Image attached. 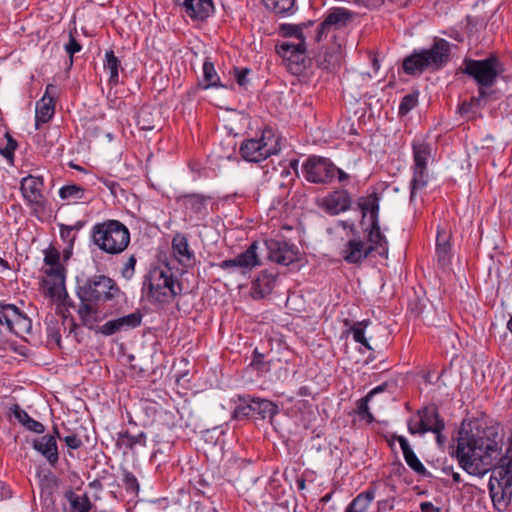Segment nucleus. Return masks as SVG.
I'll return each mask as SVG.
<instances>
[{"mask_svg":"<svg viewBox=\"0 0 512 512\" xmlns=\"http://www.w3.org/2000/svg\"><path fill=\"white\" fill-rule=\"evenodd\" d=\"M120 293L121 290L116 282L106 275L78 279L76 287V294L80 300L78 314L84 325L94 322L99 303L111 301Z\"/></svg>","mask_w":512,"mask_h":512,"instance_id":"nucleus-1","label":"nucleus"},{"mask_svg":"<svg viewBox=\"0 0 512 512\" xmlns=\"http://www.w3.org/2000/svg\"><path fill=\"white\" fill-rule=\"evenodd\" d=\"M142 293L151 304H168L182 293V284L169 268L153 267L143 278Z\"/></svg>","mask_w":512,"mask_h":512,"instance_id":"nucleus-2","label":"nucleus"},{"mask_svg":"<svg viewBox=\"0 0 512 512\" xmlns=\"http://www.w3.org/2000/svg\"><path fill=\"white\" fill-rule=\"evenodd\" d=\"M451 44L443 38H436L428 49L414 51L403 61V70L408 75L422 74L424 71H438L449 61Z\"/></svg>","mask_w":512,"mask_h":512,"instance_id":"nucleus-3","label":"nucleus"},{"mask_svg":"<svg viewBox=\"0 0 512 512\" xmlns=\"http://www.w3.org/2000/svg\"><path fill=\"white\" fill-rule=\"evenodd\" d=\"M367 240L365 241L360 234L351 236L343 245L340 255L348 264H361L373 252L381 257L388 256V241L383 233H377L365 229Z\"/></svg>","mask_w":512,"mask_h":512,"instance_id":"nucleus-4","label":"nucleus"},{"mask_svg":"<svg viewBox=\"0 0 512 512\" xmlns=\"http://www.w3.org/2000/svg\"><path fill=\"white\" fill-rule=\"evenodd\" d=\"M91 239L101 251L117 255L128 247L130 232L122 222L109 219L92 227Z\"/></svg>","mask_w":512,"mask_h":512,"instance_id":"nucleus-5","label":"nucleus"},{"mask_svg":"<svg viewBox=\"0 0 512 512\" xmlns=\"http://www.w3.org/2000/svg\"><path fill=\"white\" fill-rule=\"evenodd\" d=\"M459 72L471 77L478 88L487 89L495 85L497 78L504 72L503 63L496 54L482 60L465 58Z\"/></svg>","mask_w":512,"mask_h":512,"instance_id":"nucleus-6","label":"nucleus"},{"mask_svg":"<svg viewBox=\"0 0 512 512\" xmlns=\"http://www.w3.org/2000/svg\"><path fill=\"white\" fill-rule=\"evenodd\" d=\"M280 149L279 138L271 128H266L259 138L243 141L239 153L245 161L259 163L279 153Z\"/></svg>","mask_w":512,"mask_h":512,"instance_id":"nucleus-7","label":"nucleus"},{"mask_svg":"<svg viewBox=\"0 0 512 512\" xmlns=\"http://www.w3.org/2000/svg\"><path fill=\"white\" fill-rule=\"evenodd\" d=\"M413 150V176L410 182V201L413 202L417 192L423 190L429 182L428 162L432 158V148L429 144L414 141Z\"/></svg>","mask_w":512,"mask_h":512,"instance_id":"nucleus-8","label":"nucleus"},{"mask_svg":"<svg viewBox=\"0 0 512 512\" xmlns=\"http://www.w3.org/2000/svg\"><path fill=\"white\" fill-rule=\"evenodd\" d=\"M32 328L31 319L16 305L0 302V343L8 334L21 336Z\"/></svg>","mask_w":512,"mask_h":512,"instance_id":"nucleus-9","label":"nucleus"},{"mask_svg":"<svg viewBox=\"0 0 512 512\" xmlns=\"http://www.w3.org/2000/svg\"><path fill=\"white\" fill-rule=\"evenodd\" d=\"M44 180L41 176L27 175L20 181V191L31 214L42 219L48 208V200L43 194Z\"/></svg>","mask_w":512,"mask_h":512,"instance_id":"nucleus-10","label":"nucleus"},{"mask_svg":"<svg viewBox=\"0 0 512 512\" xmlns=\"http://www.w3.org/2000/svg\"><path fill=\"white\" fill-rule=\"evenodd\" d=\"M277 53L286 62L287 69L293 75H302L310 65L306 55L305 43L283 40L276 45Z\"/></svg>","mask_w":512,"mask_h":512,"instance_id":"nucleus-11","label":"nucleus"},{"mask_svg":"<svg viewBox=\"0 0 512 512\" xmlns=\"http://www.w3.org/2000/svg\"><path fill=\"white\" fill-rule=\"evenodd\" d=\"M337 167L325 157L310 156L302 166L305 179L314 184H330L336 177Z\"/></svg>","mask_w":512,"mask_h":512,"instance_id":"nucleus-12","label":"nucleus"},{"mask_svg":"<svg viewBox=\"0 0 512 512\" xmlns=\"http://www.w3.org/2000/svg\"><path fill=\"white\" fill-rule=\"evenodd\" d=\"M257 250L258 242L255 241L244 252L234 258L221 261L217 266L229 274L239 273L246 276L255 267L261 265Z\"/></svg>","mask_w":512,"mask_h":512,"instance_id":"nucleus-13","label":"nucleus"},{"mask_svg":"<svg viewBox=\"0 0 512 512\" xmlns=\"http://www.w3.org/2000/svg\"><path fill=\"white\" fill-rule=\"evenodd\" d=\"M267 258L279 265L288 266L298 260V248L285 239H267L264 241Z\"/></svg>","mask_w":512,"mask_h":512,"instance_id":"nucleus-14","label":"nucleus"},{"mask_svg":"<svg viewBox=\"0 0 512 512\" xmlns=\"http://www.w3.org/2000/svg\"><path fill=\"white\" fill-rule=\"evenodd\" d=\"M353 19V13L343 7H333L329 9L324 20L318 25L314 35V41L320 42L327 36L332 29H341L345 27Z\"/></svg>","mask_w":512,"mask_h":512,"instance_id":"nucleus-15","label":"nucleus"},{"mask_svg":"<svg viewBox=\"0 0 512 512\" xmlns=\"http://www.w3.org/2000/svg\"><path fill=\"white\" fill-rule=\"evenodd\" d=\"M352 198L345 189H337L321 199L319 206L329 215L336 216L351 208Z\"/></svg>","mask_w":512,"mask_h":512,"instance_id":"nucleus-16","label":"nucleus"},{"mask_svg":"<svg viewBox=\"0 0 512 512\" xmlns=\"http://www.w3.org/2000/svg\"><path fill=\"white\" fill-rule=\"evenodd\" d=\"M211 197L203 194H185L179 197L185 214L192 220H202L208 215V204Z\"/></svg>","mask_w":512,"mask_h":512,"instance_id":"nucleus-17","label":"nucleus"},{"mask_svg":"<svg viewBox=\"0 0 512 512\" xmlns=\"http://www.w3.org/2000/svg\"><path fill=\"white\" fill-rule=\"evenodd\" d=\"M57 87L48 84L44 96L36 103L35 125L39 129L41 124H45L51 120L55 112V96Z\"/></svg>","mask_w":512,"mask_h":512,"instance_id":"nucleus-18","label":"nucleus"},{"mask_svg":"<svg viewBox=\"0 0 512 512\" xmlns=\"http://www.w3.org/2000/svg\"><path fill=\"white\" fill-rule=\"evenodd\" d=\"M193 21H204L214 11L212 0H174Z\"/></svg>","mask_w":512,"mask_h":512,"instance_id":"nucleus-19","label":"nucleus"},{"mask_svg":"<svg viewBox=\"0 0 512 512\" xmlns=\"http://www.w3.org/2000/svg\"><path fill=\"white\" fill-rule=\"evenodd\" d=\"M141 321L142 314L139 311H135L117 319L107 321L98 328V331L105 336H110L120 331L134 329L140 326Z\"/></svg>","mask_w":512,"mask_h":512,"instance_id":"nucleus-20","label":"nucleus"},{"mask_svg":"<svg viewBox=\"0 0 512 512\" xmlns=\"http://www.w3.org/2000/svg\"><path fill=\"white\" fill-rule=\"evenodd\" d=\"M358 206L362 212L363 218L369 216L370 225L366 229L382 233L379 221V197L377 194L372 193L368 196L360 197L358 199Z\"/></svg>","mask_w":512,"mask_h":512,"instance_id":"nucleus-21","label":"nucleus"},{"mask_svg":"<svg viewBox=\"0 0 512 512\" xmlns=\"http://www.w3.org/2000/svg\"><path fill=\"white\" fill-rule=\"evenodd\" d=\"M277 275L268 271H262L252 282L250 294L253 299L260 300L268 296L274 289Z\"/></svg>","mask_w":512,"mask_h":512,"instance_id":"nucleus-22","label":"nucleus"},{"mask_svg":"<svg viewBox=\"0 0 512 512\" xmlns=\"http://www.w3.org/2000/svg\"><path fill=\"white\" fill-rule=\"evenodd\" d=\"M33 448L41 453L51 466L59 460L56 438L53 435H44L33 441Z\"/></svg>","mask_w":512,"mask_h":512,"instance_id":"nucleus-23","label":"nucleus"},{"mask_svg":"<svg viewBox=\"0 0 512 512\" xmlns=\"http://www.w3.org/2000/svg\"><path fill=\"white\" fill-rule=\"evenodd\" d=\"M417 414L424 428H427V432H439L440 430H444V420L440 418L436 407H425L419 410Z\"/></svg>","mask_w":512,"mask_h":512,"instance_id":"nucleus-24","label":"nucleus"},{"mask_svg":"<svg viewBox=\"0 0 512 512\" xmlns=\"http://www.w3.org/2000/svg\"><path fill=\"white\" fill-rule=\"evenodd\" d=\"M172 250L178 261L184 265H188L194 260V253L189 247L188 239L182 233L174 235L172 239Z\"/></svg>","mask_w":512,"mask_h":512,"instance_id":"nucleus-25","label":"nucleus"},{"mask_svg":"<svg viewBox=\"0 0 512 512\" xmlns=\"http://www.w3.org/2000/svg\"><path fill=\"white\" fill-rule=\"evenodd\" d=\"M394 439L398 441L407 465L417 474L425 476L427 470L411 449L407 439L403 436H395Z\"/></svg>","mask_w":512,"mask_h":512,"instance_id":"nucleus-26","label":"nucleus"},{"mask_svg":"<svg viewBox=\"0 0 512 512\" xmlns=\"http://www.w3.org/2000/svg\"><path fill=\"white\" fill-rule=\"evenodd\" d=\"M147 443L146 433L140 432L137 435L131 434L129 431L119 433L116 445L125 450L134 451L138 446L145 447Z\"/></svg>","mask_w":512,"mask_h":512,"instance_id":"nucleus-27","label":"nucleus"},{"mask_svg":"<svg viewBox=\"0 0 512 512\" xmlns=\"http://www.w3.org/2000/svg\"><path fill=\"white\" fill-rule=\"evenodd\" d=\"M14 417L21 423L27 430L37 434H42L45 431V427L39 421L31 418L28 413L23 410L18 404H14L10 408Z\"/></svg>","mask_w":512,"mask_h":512,"instance_id":"nucleus-28","label":"nucleus"},{"mask_svg":"<svg viewBox=\"0 0 512 512\" xmlns=\"http://www.w3.org/2000/svg\"><path fill=\"white\" fill-rule=\"evenodd\" d=\"M252 405L255 408L253 410L254 416L258 415L261 419L269 418L272 420L279 413L278 405L267 399L252 398Z\"/></svg>","mask_w":512,"mask_h":512,"instance_id":"nucleus-29","label":"nucleus"},{"mask_svg":"<svg viewBox=\"0 0 512 512\" xmlns=\"http://www.w3.org/2000/svg\"><path fill=\"white\" fill-rule=\"evenodd\" d=\"M121 61L115 56L113 50H108L105 53L104 69L109 73L108 83L115 86L119 83V68Z\"/></svg>","mask_w":512,"mask_h":512,"instance_id":"nucleus-30","label":"nucleus"},{"mask_svg":"<svg viewBox=\"0 0 512 512\" xmlns=\"http://www.w3.org/2000/svg\"><path fill=\"white\" fill-rule=\"evenodd\" d=\"M65 497L70 504L69 512H90L92 503L86 494L78 495L73 491H68Z\"/></svg>","mask_w":512,"mask_h":512,"instance_id":"nucleus-31","label":"nucleus"},{"mask_svg":"<svg viewBox=\"0 0 512 512\" xmlns=\"http://www.w3.org/2000/svg\"><path fill=\"white\" fill-rule=\"evenodd\" d=\"M373 499L374 492L364 491L350 502L345 512H365Z\"/></svg>","mask_w":512,"mask_h":512,"instance_id":"nucleus-32","label":"nucleus"},{"mask_svg":"<svg viewBox=\"0 0 512 512\" xmlns=\"http://www.w3.org/2000/svg\"><path fill=\"white\" fill-rule=\"evenodd\" d=\"M156 119L148 106L142 107L137 114V125L141 130H152L155 128Z\"/></svg>","mask_w":512,"mask_h":512,"instance_id":"nucleus-33","label":"nucleus"},{"mask_svg":"<svg viewBox=\"0 0 512 512\" xmlns=\"http://www.w3.org/2000/svg\"><path fill=\"white\" fill-rule=\"evenodd\" d=\"M263 3L274 13L285 15L292 11L295 0H263Z\"/></svg>","mask_w":512,"mask_h":512,"instance_id":"nucleus-34","label":"nucleus"},{"mask_svg":"<svg viewBox=\"0 0 512 512\" xmlns=\"http://www.w3.org/2000/svg\"><path fill=\"white\" fill-rule=\"evenodd\" d=\"M85 189L79 185L72 184L63 186L59 190V196L62 199L80 200L84 196Z\"/></svg>","mask_w":512,"mask_h":512,"instance_id":"nucleus-35","label":"nucleus"},{"mask_svg":"<svg viewBox=\"0 0 512 512\" xmlns=\"http://www.w3.org/2000/svg\"><path fill=\"white\" fill-rule=\"evenodd\" d=\"M370 324V320H364L362 322H356L351 328L350 331L353 335V339L355 342L362 344L367 349L372 350L368 340L364 335V327Z\"/></svg>","mask_w":512,"mask_h":512,"instance_id":"nucleus-36","label":"nucleus"},{"mask_svg":"<svg viewBox=\"0 0 512 512\" xmlns=\"http://www.w3.org/2000/svg\"><path fill=\"white\" fill-rule=\"evenodd\" d=\"M122 482L127 493L134 497L138 495L140 485L137 478L132 472L128 470H123Z\"/></svg>","mask_w":512,"mask_h":512,"instance_id":"nucleus-37","label":"nucleus"},{"mask_svg":"<svg viewBox=\"0 0 512 512\" xmlns=\"http://www.w3.org/2000/svg\"><path fill=\"white\" fill-rule=\"evenodd\" d=\"M252 405V398L250 396L240 398V404H238L234 410L235 418H246L254 417Z\"/></svg>","mask_w":512,"mask_h":512,"instance_id":"nucleus-38","label":"nucleus"},{"mask_svg":"<svg viewBox=\"0 0 512 512\" xmlns=\"http://www.w3.org/2000/svg\"><path fill=\"white\" fill-rule=\"evenodd\" d=\"M203 75L206 83L205 88L217 87L219 85V76L216 73L214 64L209 60H206L203 64Z\"/></svg>","mask_w":512,"mask_h":512,"instance_id":"nucleus-39","label":"nucleus"},{"mask_svg":"<svg viewBox=\"0 0 512 512\" xmlns=\"http://www.w3.org/2000/svg\"><path fill=\"white\" fill-rule=\"evenodd\" d=\"M281 32L283 36L293 38V40H290L291 42L305 43V36L302 27L299 25L283 24L281 25Z\"/></svg>","mask_w":512,"mask_h":512,"instance_id":"nucleus-40","label":"nucleus"},{"mask_svg":"<svg viewBox=\"0 0 512 512\" xmlns=\"http://www.w3.org/2000/svg\"><path fill=\"white\" fill-rule=\"evenodd\" d=\"M340 62V54L337 52H325L317 58V64L322 69H333Z\"/></svg>","mask_w":512,"mask_h":512,"instance_id":"nucleus-41","label":"nucleus"},{"mask_svg":"<svg viewBox=\"0 0 512 512\" xmlns=\"http://www.w3.org/2000/svg\"><path fill=\"white\" fill-rule=\"evenodd\" d=\"M40 486L42 490H47L49 493L57 486V478L51 471L40 470L37 472Z\"/></svg>","mask_w":512,"mask_h":512,"instance_id":"nucleus-42","label":"nucleus"},{"mask_svg":"<svg viewBox=\"0 0 512 512\" xmlns=\"http://www.w3.org/2000/svg\"><path fill=\"white\" fill-rule=\"evenodd\" d=\"M450 245L448 243V236L445 233H438L436 239V252L439 261L445 262L449 256Z\"/></svg>","mask_w":512,"mask_h":512,"instance_id":"nucleus-43","label":"nucleus"},{"mask_svg":"<svg viewBox=\"0 0 512 512\" xmlns=\"http://www.w3.org/2000/svg\"><path fill=\"white\" fill-rule=\"evenodd\" d=\"M47 295L51 298H57L58 300L64 301L68 297L65 289L64 280H59L53 283L47 288Z\"/></svg>","mask_w":512,"mask_h":512,"instance_id":"nucleus-44","label":"nucleus"},{"mask_svg":"<svg viewBox=\"0 0 512 512\" xmlns=\"http://www.w3.org/2000/svg\"><path fill=\"white\" fill-rule=\"evenodd\" d=\"M5 137L7 139L6 146L0 148V154L10 162H13L14 152L18 146L17 141L9 134L6 133Z\"/></svg>","mask_w":512,"mask_h":512,"instance_id":"nucleus-45","label":"nucleus"},{"mask_svg":"<svg viewBox=\"0 0 512 512\" xmlns=\"http://www.w3.org/2000/svg\"><path fill=\"white\" fill-rule=\"evenodd\" d=\"M417 102L418 95L416 93L405 95L401 100L399 106V113L401 115H406L417 105Z\"/></svg>","mask_w":512,"mask_h":512,"instance_id":"nucleus-46","label":"nucleus"},{"mask_svg":"<svg viewBox=\"0 0 512 512\" xmlns=\"http://www.w3.org/2000/svg\"><path fill=\"white\" fill-rule=\"evenodd\" d=\"M136 262L137 260L134 255H131L127 259L126 263L124 264L121 270V275L123 278L130 280L134 276Z\"/></svg>","mask_w":512,"mask_h":512,"instance_id":"nucleus-47","label":"nucleus"},{"mask_svg":"<svg viewBox=\"0 0 512 512\" xmlns=\"http://www.w3.org/2000/svg\"><path fill=\"white\" fill-rule=\"evenodd\" d=\"M371 397L366 395L364 398H361L358 401V413L363 419H369V421L373 420L372 414L369 412L368 401Z\"/></svg>","mask_w":512,"mask_h":512,"instance_id":"nucleus-48","label":"nucleus"},{"mask_svg":"<svg viewBox=\"0 0 512 512\" xmlns=\"http://www.w3.org/2000/svg\"><path fill=\"white\" fill-rule=\"evenodd\" d=\"M250 73V70L247 68H235L234 69V77L237 82V84L240 87H246V85L249 83L248 74Z\"/></svg>","mask_w":512,"mask_h":512,"instance_id":"nucleus-49","label":"nucleus"},{"mask_svg":"<svg viewBox=\"0 0 512 512\" xmlns=\"http://www.w3.org/2000/svg\"><path fill=\"white\" fill-rule=\"evenodd\" d=\"M60 236L65 242H68L70 246H73L76 239V233L72 230V228H69L68 225L61 224Z\"/></svg>","mask_w":512,"mask_h":512,"instance_id":"nucleus-50","label":"nucleus"},{"mask_svg":"<svg viewBox=\"0 0 512 512\" xmlns=\"http://www.w3.org/2000/svg\"><path fill=\"white\" fill-rule=\"evenodd\" d=\"M60 254L55 248L45 251L44 262L46 265L57 266L59 264Z\"/></svg>","mask_w":512,"mask_h":512,"instance_id":"nucleus-51","label":"nucleus"},{"mask_svg":"<svg viewBox=\"0 0 512 512\" xmlns=\"http://www.w3.org/2000/svg\"><path fill=\"white\" fill-rule=\"evenodd\" d=\"M82 46L81 44L75 39V37L70 33L69 35V41L65 45L66 52L70 55V58L72 59V56L79 52L81 50Z\"/></svg>","mask_w":512,"mask_h":512,"instance_id":"nucleus-52","label":"nucleus"},{"mask_svg":"<svg viewBox=\"0 0 512 512\" xmlns=\"http://www.w3.org/2000/svg\"><path fill=\"white\" fill-rule=\"evenodd\" d=\"M408 431L413 435L414 434L423 435V434L427 433V428H424L420 419L418 421H414L413 419H411L408 421Z\"/></svg>","mask_w":512,"mask_h":512,"instance_id":"nucleus-53","label":"nucleus"},{"mask_svg":"<svg viewBox=\"0 0 512 512\" xmlns=\"http://www.w3.org/2000/svg\"><path fill=\"white\" fill-rule=\"evenodd\" d=\"M63 441L70 449L76 450L82 446L81 439L76 434L67 435L63 438Z\"/></svg>","mask_w":512,"mask_h":512,"instance_id":"nucleus-54","label":"nucleus"},{"mask_svg":"<svg viewBox=\"0 0 512 512\" xmlns=\"http://www.w3.org/2000/svg\"><path fill=\"white\" fill-rule=\"evenodd\" d=\"M488 92L486 89L478 88V96L472 97L470 99V103L473 105V108H479L481 106V101L488 96Z\"/></svg>","mask_w":512,"mask_h":512,"instance_id":"nucleus-55","label":"nucleus"},{"mask_svg":"<svg viewBox=\"0 0 512 512\" xmlns=\"http://www.w3.org/2000/svg\"><path fill=\"white\" fill-rule=\"evenodd\" d=\"M354 2L369 9L378 8L384 4V0H354Z\"/></svg>","mask_w":512,"mask_h":512,"instance_id":"nucleus-56","label":"nucleus"},{"mask_svg":"<svg viewBox=\"0 0 512 512\" xmlns=\"http://www.w3.org/2000/svg\"><path fill=\"white\" fill-rule=\"evenodd\" d=\"M48 338L52 341H54L58 346H60L61 342V334L57 327L50 326L47 329Z\"/></svg>","mask_w":512,"mask_h":512,"instance_id":"nucleus-57","label":"nucleus"},{"mask_svg":"<svg viewBox=\"0 0 512 512\" xmlns=\"http://www.w3.org/2000/svg\"><path fill=\"white\" fill-rule=\"evenodd\" d=\"M251 365L258 370L264 371L265 363L263 362V355L255 351Z\"/></svg>","mask_w":512,"mask_h":512,"instance_id":"nucleus-58","label":"nucleus"},{"mask_svg":"<svg viewBox=\"0 0 512 512\" xmlns=\"http://www.w3.org/2000/svg\"><path fill=\"white\" fill-rule=\"evenodd\" d=\"M338 225L341 226L343 229H349L351 236L359 234L354 222H352V221L340 220V221H338Z\"/></svg>","mask_w":512,"mask_h":512,"instance_id":"nucleus-59","label":"nucleus"},{"mask_svg":"<svg viewBox=\"0 0 512 512\" xmlns=\"http://www.w3.org/2000/svg\"><path fill=\"white\" fill-rule=\"evenodd\" d=\"M459 112L461 115H467L469 113H474L473 105L469 101H464L459 106Z\"/></svg>","mask_w":512,"mask_h":512,"instance_id":"nucleus-60","label":"nucleus"},{"mask_svg":"<svg viewBox=\"0 0 512 512\" xmlns=\"http://www.w3.org/2000/svg\"><path fill=\"white\" fill-rule=\"evenodd\" d=\"M47 273L48 275H55L59 280H64L59 264L57 266H51V269Z\"/></svg>","mask_w":512,"mask_h":512,"instance_id":"nucleus-61","label":"nucleus"},{"mask_svg":"<svg viewBox=\"0 0 512 512\" xmlns=\"http://www.w3.org/2000/svg\"><path fill=\"white\" fill-rule=\"evenodd\" d=\"M336 175H337L338 181L340 183H343V182L349 180V175L346 172H344L343 170L339 169L338 167H337Z\"/></svg>","mask_w":512,"mask_h":512,"instance_id":"nucleus-62","label":"nucleus"},{"mask_svg":"<svg viewBox=\"0 0 512 512\" xmlns=\"http://www.w3.org/2000/svg\"><path fill=\"white\" fill-rule=\"evenodd\" d=\"M10 497V491L6 489L3 482L0 481V501Z\"/></svg>","mask_w":512,"mask_h":512,"instance_id":"nucleus-63","label":"nucleus"},{"mask_svg":"<svg viewBox=\"0 0 512 512\" xmlns=\"http://www.w3.org/2000/svg\"><path fill=\"white\" fill-rule=\"evenodd\" d=\"M442 431L443 430H440L439 432H433L436 435V441L440 446H442L446 441V439L442 435Z\"/></svg>","mask_w":512,"mask_h":512,"instance_id":"nucleus-64","label":"nucleus"}]
</instances>
